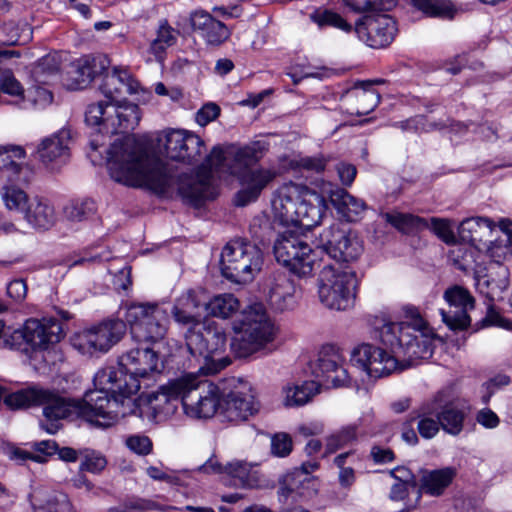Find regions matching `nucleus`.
Instances as JSON below:
<instances>
[{
  "label": "nucleus",
  "mask_w": 512,
  "mask_h": 512,
  "mask_svg": "<svg viewBox=\"0 0 512 512\" xmlns=\"http://www.w3.org/2000/svg\"><path fill=\"white\" fill-rule=\"evenodd\" d=\"M266 150L263 142L255 141L233 147L226 157L223 149L216 146L207 157L209 169L204 167L195 175H181L174 179L158 158L147 154L133 138L124 137L117 139L106 151V163L111 178L118 183L146 188L165 196L176 191L193 205L214 197V173L219 177L232 175L237 177L241 185L235 196V204L246 206L255 202L279 176L275 167L255 166Z\"/></svg>",
  "instance_id": "obj_1"
},
{
  "label": "nucleus",
  "mask_w": 512,
  "mask_h": 512,
  "mask_svg": "<svg viewBox=\"0 0 512 512\" xmlns=\"http://www.w3.org/2000/svg\"><path fill=\"white\" fill-rule=\"evenodd\" d=\"M378 333L390 352L372 344H361L350 354L352 366L371 378L387 376L432 356L436 335L419 316L410 322L386 321Z\"/></svg>",
  "instance_id": "obj_2"
},
{
  "label": "nucleus",
  "mask_w": 512,
  "mask_h": 512,
  "mask_svg": "<svg viewBox=\"0 0 512 512\" xmlns=\"http://www.w3.org/2000/svg\"><path fill=\"white\" fill-rule=\"evenodd\" d=\"M117 372L113 369H100L94 376L95 390L86 393L83 400L66 398L54 390L41 386H30L12 392L4 397V403L11 409H23L31 406H42L46 423L42 428L49 434L59 429L58 421L66 418H83L99 427H110L103 424L108 407L107 390L113 389V381Z\"/></svg>",
  "instance_id": "obj_3"
},
{
  "label": "nucleus",
  "mask_w": 512,
  "mask_h": 512,
  "mask_svg": "<svg viewBox=\"0 0 512 512\" xmlns=\"http://www.w3.org/2000/svg\"><path fill=\"white\" fill-rule=\"evenodd\" d=\"M325 195L347 221H356L366 209L362 199L330 183L324 184L321 191L317 192L306 185L287 182L280 185L273 194V217L282 225L310 230L319 226L327 214Z\"/></svg>",
  "instance_id": "obj_4"
},
{
  "label": "nucleus",
  "mask_w": 512,
  "mask_h": 512,
  "mask_svg": "<svg viewBox=\"0 0 512 512\" xmlns=\"http://www.w3.org/2000/svg\"><path fill=\"white\" fill-rule=\"evenodd\" d=\"M182 403V375L170 379L158 390L147 396L122 395L106 401V412L103 424L114 425L120 418L133 414L148 423L160 422L173 416Z\"/></svg>",
  "instance_id": "obj_5"
},
{
  "label": "nucleus",
  "mask_w": 512,
  "mask_h": 512,
  "mask_svg": "<svg viewBox=\"0 0 512 512\" xmlns=\"http://www.w3.org/2000/svg\"><path fill=\"white\" fill-rule=\"evenodd\" d=\"M232 330L235 335L231 349L241 358L264 349L276 337V327L262 303L244 308L232 323Z\"/></svg>",
  "instance_id": "obj_6"
},
{
  "label": "nucleus",
  "mask_w": 512,
  "mask_h": 512,
  "mask_svg": "<svg viewBox=\"0 0 512 512\" xmlns=\"http://www.w3.org/2000/svg\"><path fill=\"white\" fill-rule=\"evenodd\" d=\"M163 360L152 348H135L121 356L119 367L108 366L103 369H113L117 376L113 381V389L107 390V397L122 398V395L135 396L141 381L152 378L162 371Z\"/></svg>",
  "instance_id": "obj_7"
},
{
  "label": "nucleus",
  "mask_w": 512,
  "mask_h": 512,
  "mask_svg": "<svg viewBox=\"0 0 512 512\" xmlns=\"http://www.w3.org/2000/svg\"><path fill=\"white\" fill-rule=\"evenodd\" d=\"M185 340L189 352L203 358L201 374H217L231 363L230 358L223 355L227 342L225 331L216 322L208 320L196 329L187 330Z\"/></svg>",
  "instance_id": "obj_8"
},
{
  "label": "nucleus",
  "mask_w": 512,
  "mask_h": 512,
  "mask_svg": "<svg viewBox=\"0 0 512 512\" xmlns=\"http://www.w3.org/2000/svg\"><path fill=\"white\" fill-rule=\"evenodd\" d=\"M140 118L137 105L111 99L91 103L85 112L86 124L103 135L133 131Z\"/></svg>",
  "instance_id": "obj_9"
},
{
  "label": "nucleus",
  "mask_w": 512,
  "mask_h": 512,
  "mask_svg": "<svg viewBox=\"0 0 512 512\" xmlns=\"http://www.w3.org/2000/svg\"><path fill=\"white\" fill-rule=\"evenodd\" d=\"M357 286V275L352 269L325 265L317 279L319 301L330 310H348L354 305Z\"/></svg>",
  "instance_id": "obj_10"
},
{
  "label": "nucleus",
  "mask_w": 512,
  "mask_h": 512,
  "mask_svg": "<svg viewBox=\"0 0 512 512\" xmlns=\"http://www.w3.org/2000/svg\"><path fill=\"white\" fill-rule=\"evenodd\" d=\"M220 265L227 279L239 284L248 283L260 272L263 253L249 241L234 239L222 249Z\"/></svg>",
  "instance_id": "obj_11"
},
{
  "label": "nucleus",
  "mask_w": 512,
  "mask_h": 512,
  "mask_svg": "<svg viewBox=\"0 0 512 512\" xmlns=\"http://www.w3.org/2000/svg\"><path fill=\"white\" fill-rule=\"evenodd\" d=\"M221 388L197 373L182 375V409L191 419H209L220 405Z\"/></svg>",
  "instance_id": "obj_12"
},
{
  "label": "nucleus",
  "mask_w": 512,
  "mask_h": 512,
  "mask_svg": "<svg viewBox=\"0 0 512 512\" xmlns=\"http://www.w3.org/2000/svg\"><path fill=\"white\" fill-rule=\"evenodd\" d=\"M125 321L137 342L159 344L167 333L168 314L158 304H131L127 307Z\"/></svg>",
  "instance_id": "obj_13"
},
{
  "label": "nucleus",
  "mask_w": 512,
  "mask_h": 512,
  "mask_svg": "<svg viewBox=\"0 0 512 512\" xmlns=\"http://www.w3.org/2000/svg\"><path fill=\"white\" fill-rule=\"evenodd\" d=\"M62 338V326L52 318L28 319L22 329H17L12 334L14 342L20 339L23 341V350L30 354V358L40 357L44 361L47 360L46 354H50Z\"/></svg>",
  "instance_id": "obj_14"
},
{
  "label": "nucleus",
  "mask_w": 512,
  "mask_h": 512,
  "mask_svg": "<svg viewBox=\"0 0 512 512\" xmlns=\"http://www.w3.org/2000/svg\"><path fill=\"white\" fill-rule=\"evenodd\" d=\"M273 249L278 263L299 277L311 276L319 266L318 251L289 230L278 235Z\"/></svg>",
  "instance_id": "obj_15"
},
{
  "label": "nucleus",
  "mask_w": 512,
  "mask_h": 512,
  "mask_svg": "<svg viewBox=\"0 0 512 512\" xmlns=\"http://www.w3.org/2000/svg\"><path fill=\"white\" fill-rule=\"evenodd\" d=\"M259 409L254 390L247 381L233 378L221 389L218 413L223 420L238 424L257 414Z\"/></svg>",
  "instance_id": "obj_16"
},
{
  "label": "nucleus",
  "mask_w": 512,
  "mask_h": 512,
  "mask_svg": "<svg viewBox=\"0 0 512 512\" xmlns=\"http://www.w3.org/2000/svg\"><path fill=\"white\" fill-rule=\"evenodd\" d=\"M126 333L122 320H108L74 333L70 342L80 354L88 357L107 353Z\"/></svg>",
  "instance_id": "obj_17"
},
{
  "label": "nucleus",
  "mask_w": 512,
  "mask_h": 512,
  "mask_svg": "<svg viewBox=\"0 0 512 512\" xmlns=\"http://www.w3.org/2000/svg\"><path fill=\"white\" fill-rule=\"evenodd\" d=\"M482 250L486 251L491 263L487 274L482 275L480 271H476V287L481 294L490 301H494L501 298L502 293L509 286V270L501 264L509 254V247L494 243L492 237L487 241L486 246H482Z\"/></svg>",
  "instance_id": "obj_18"
},
{
  "label": "nucleus",
  "mask_w": 512,
  "mask_h": 512,
  "mask_svg": "<svg viewBox=\"0 0 512 512\" xmlns=\"http://www.w3.org/2000/svg\"><path fill=\"white\" fill-rule=\"evenodd\" d=\"M199 471L219 475L237 488L253 489L259 487L261 482L257 465L242 459L222 463L216 455H212L199 467Z\"/></svg>",
  "instance_id": "obj_19"
},
{
  "label": "nucleus",
  "mask_w": 512,
  "mask_h": 512,
  "mask_svg": "<svg viewBox=\"0 0 512 512\" xmlns=\"http://www.w3.org/2000/svg\"><path fill=\"white\" fill-rule=\"evenodd\" d=\"M319 248L337 261L352 262L363 252L355 233L339 223L324 229L319 237Z\"/></svg>",
  "instance_id": "obj_20"
},
{
  "label": "nucleus",
  "mask_w": 512,
  "mask_h": 512,
  "mask_svg": "<svg viewBox=\"0 0 512 512\" xmlns=\"http://www.w3.org/2000/svg\"><path fill=\"white\" fill-rule=\"evenodd\" d=\"M355 33L368 47L381 49L389 46L397 33L396 21L386 11L366 14L355 24Z\"/></svg>",
  "instance_id": "obj_21"
},
{
  "label": "nucleus",
  "mask_w": 512,
  "mask_h": 512,
  "mask_svg": "<svg viewBox=\"0 0 512 512\" xmlns=\"http://www.w3.org/2000/svg\"><path fill=\"white\" fill-rule=\"evenodd\" d=\"M425 414H435L447 434L459 435L464 427L466 413L450 391H439L432 400L423 404Z\"/></svg>",
  "instance_id": "obj_22"
},
{
  "label": "nucleus",
  "mask_w": 512,
  "mask_h": 512,
  "mask_svg": "<svg viewBox=\"0 0 512 512\" xmlns=\"http://www.w3.org/2000/svg\"><path fill=\"white\" fill-rule=\"evenodd\" d=\"M159 148L167 158L176 161H193L201 156L205 145L196 134L180 129H170L158 138Z\"/></svg>",
  "instance_id": "obj_23"
},
{
  "label": "nucleus",
  "mask_w": 512,
  "mask_h": 512,
  "mask_svg": "<svg viewBox=\"0 0 512 512\" xmlns=\"http://www.w3.org/2000/svg\"><path fill=\"white\" fill-rule=\"evenodd\" d=\"M71 132L62 128L42 139L37 148L39 161L50 172L59 171L70 159Z\"/></svg>",
  "instance_id": "obj_24"
},
{
  "label": "nucleus",
  "mask_w": 512,
  "mask_h": 512,
  "mask_svg": "<svg viewBox=\"0 0 512 512\" xmlns=\"http://www.w3.org/2000/svg\"><path fill=\"white\" fill-rule=\"evenodd\" d=\"M444 299L449 309L441 310L443 322L452 330L466 329L471 322L468 312L474 308L472 295L461 286H453L445 291Z\"/></svg>",
  "instance_id": "obj_25"
},
{
  "label": "nucleus",
  "mask_w": 512,
  "mask_h": 512,
  "mask_svg": "<svg viewBox=\"0 0 512 512\" xmlns=\"http://www.w3.org/2000/svg\"><path fill=\"white\" fill-rule=\"evenodd\" d=\"M109 65L110 61L104 55L82 57L71 63L63 77V83L70 90L86 88L97 75L104 73Z\"/></svg>",
  "instance_id": "obj_26"
},
{
  "label": "nucleus",
  "mask_w": 512,
  "mask_h": 512,
  "mask_svg": "<svg viewBox=\"0 0 512 512\" xmlns=\"http://www.w3.org/2000/svg\"><path fill=\"white\" fill-rule=\"evenodd\" d=\"M102 94L113 101H121L126 95H137L143 92L139 82L128 69L120 66L113 67L111 73L105 74L100 85Z\"/></svg>",
  "instance_id": "obj_27"
},
{
  "label": "nucleus",
  "mask_w": 512,
  "mask_h": 512,
  "mask_svg": "<svg viewBox=\"0 0 512 512\" xmlns=\"http://www.w3.org/2000/svg\"><path fill=\"white\" fill-rule=\"evenodd\" d=\"M28 500L33 512H76L65 493L44 485L32 486Z\"/></svg>",
  "instance_id": "obj_28"
},
{
  "label": "nucleus",
  "mask_w": 512,
  "mask_h": 512,
  "mask_svg": "<svg viewBox=\"0 0 512 512\" xmlns=\"http://www.w3.org/2000/svg\"><path fill=\"white\" fill-rule=\"evenodd\" d=\"M278 498L283 504L289 499L307 497L316 490V478L301 470H292L284 474L279 481Z\"/></svg>",
  "instance_id": "obj_29"
},
{
  "label": "nucleus",
  "mask_w": 512,
  "mask_h": 512,
  "mask_svg": "<svg viewBox=\"0 0 512 512\" xmlns=\"http://www.w3.org/2000/svg\"><path fill=\"white\" fill-rule=\"evenodd\" d=\"M189 20L192 29L200 35L207 45L218 46L230 36V31L224 23L216 20L202 9L192 11Z\"/></svg>",
  "instance_id": "obj_30"
},
{
  "label": "nucleus",
  "mask_w": 512,
  "mask_h": 512,
  "mask_svg": "<svg viewBox=\"0 0 512 512\" xmlns=\"http://www.w3.org/2000/svg\"><path fill=\"white\" fill-rule=\"evenodd\" d=\"M23 217L28 226L38 232L52 229L58 220L54 204L43 196L31 197Z\"/></svg>",
  "instance_id": "obj_31"
},
{
  "label": "nucleus",
  "mask_w": 512,
  "mask_h": 512,
  "mask_svg": "<svg viewBox=\"0 0 512 512\" xmlns=\"http://www.w3.org/2000/svg\"><path fill=\"white\" fill-rule=\"evenodd\" d=\"M496 224L488 217L476 216L466 218L458 226V235L462 241L482 251L487 241L493 237Z\"/></svg>",
  "instance_id": "obj_32"
},
{
  "label": "nucleus",
  "mask_w": 512,
  "mask_h": 512,
  "mask_svg": "<svg viewBox=\"0 0 512 512\" xmlns=\"http://www.w3.org/2000/svg\"><path fill=\"white\" fill-rule=\"evenodd\" d=\"M202 304L198 294L193 290H188L177 298L172 315L175 322L189 329H196L203 323Z\"/></svg>",
  "instance_id": "obj_33"
},
{
  "label": "nucleus",
  "mask_w": 512,
  "mask_h": 512,
  "mask_svg": "<svg viewBox=\"0 0 512 512\" xmlns=\"http://www.w3.org/2000/svg\"><path fill=\"white\" fill-rule=\"evenodd\" d=\"M320 388V384L314 380L287 383L282 388L283 405L288 408L304 406L320 393Z\"/></svg>",
  "instance_id": "obj_34"
},
{
  "label": "nucleus",
  "mask_w": 512,
  "mask_h": 512,
  "mask_svg": "<svg viewBox=\"0 0 512 512\" xmlns=\"http://www.w3.org/2000/svg\"><path fill=\"white\" fill-rule=\"evenodd\" d=\"M355 100L356 106L351 109V113L357 115H366L373 111L380 102L379 93L373 88L371 82H363L356 85L346 95V101Z\"/></svg>",
  "instance_id": "obj_35"
},
{
  "label": "nucleus",
  "mask_w": 512,
  "mask_h": 512,
  "mask_svg": "<svg viewBox=\"0 0 512 512\" xmlns=\"http://www.w3.org/2000/svg\"><path fill=\"white\" fill-rule=\"evenodd\" d=\"M456 476V470L452 467H445L427 471L421 478L419 490L431 496H439L451 484Z\"/></svg>",
  "instance_id": "obj_36"
},
{
  "label": "nucleus",
  "mask_w": 512,
  "mask_h": 512,
  "mask_svg": "<svg viewBox=\"0 0 512 512\" xmlns=\"http://www.w3.org/2000/svg\"><path fill=\"white\" fill-rule=\"evenodd\" d=\"M26 151L20 145H0V172L9 178H19Z\"/></svg>",
  "instance_id": "obj_37"
},
{
  "label": "nucleus",
  "mask_w": 512,
  "mask_h": 512,
  "mask_svg": "<svg viewBox=\"0 0 512 512\" xmlns=\"http://www.w3.org/2000/svg\"><path fill=\"white\" fill-rule=\"evenodd\" d=\"M95 212L96 204L88 198L71 200L62 209L63 218L71 227L85 222Z\"/></svg>",
  "instance_id": "obj_38"
},
{
  "label": "nucleus",
  "mask_w": 512,
  "mask_h": 512,
  "mask_svg": "<svg viewBox=\"0 0 512 512\" xmlns=\"http://www.w3.org/2000/svg\"><path fill=\"white\" fill-rule=\"evenodd\" d=\"M204 307L211 316L228 319L240 310V301L231 293H223L204 303Z\"/></svg>",
  "instance_id": "obj_39"
},
{
  "label": "nucleus",
  "mask_w": 512,
  "mask_h": 512,
  "mask_svg": "<svg viewBox=\"0 0 512 512\" xmlns=\"http://www.w3.org/2000/svg\"><path fill=\"white\" fill-rule=\"evenodd\" d=\"M61 65V56L57 52L42 57L32 68L31 77L35 83L49 84L54 80Z\"/></svg>",
  "instance_id": "obj_40"
},
{
  "label": "nucleus",
  "mask_w": 512,
  "mask_h": 512,
  "mask_svg": "<svg viewBox=\"0 0 512 512\" xmlns=\"http://www.w3.org/2000/svg\"><path fill=\"white\" fill-rule=\"evenodd\" d=\"M0 197L7 210L23 215L31 199L26 191L16 184H5L1 188Z\"/></svg>",
  "instance_id": "obj_41"
},
{
  "label": "nucleus",
  "mask_w": 512,
  "mask_h": 512,
  "mask_svg": "<svg viewBox=\"0 0 512 512\" xmlns=\"http://www.w3.org/2000/svg\"><path fill=\"white\" fill-rule=\"evenodd\" d=\"M177 41V32L167 20H161L157 29L156 38L151 42L149 53L157 61H162L165 51Z\"/></svg>",
  "instance_id": "obj_42"
},
{
  "label": "nucleus",
  "mask_w": 512,
  "mask_h": 512,
  "mask_svg": "<svg viewBox=\"0 0 512 512\" xmlns=\"http://www.w3.org/2000/svg\"><path fill=\"white\" fill-rule=\"evenodd\" d=\"M0 92L10 96L13 104L19 107L25 106L23 104H26V91L11 71L0 74Z\"/></svg>",
  "instance_id": "obj_43"
},
{
  "label": "nucleus",
  "mask_w": 512,
  "mask_h": 512,
  "mask_svg": "<svg viewBox=\"0 0 512 512\" xmlns=\"http://www.w3.org/2000/svg\"><path fill=\"white\" fill-rule=\"evenodd\" d=\"M342 364L344 359L336 348L333 346L323 348L318 359V369L326 383Z\"/></svg>",
  "instance_id": "obj_44"
},
{
  "label": "nucleus",
  "mask_w": 512,
  "mask_h": 512,
  "mask_svg": "<svg viewBox=\"0 0 512 512\" xmlns=\"http://www.w3.org/2000/svg\"><path fill=\"white\" fill-rule=\"evenodd\" d=\"M357 439V426L347 425L340 430L330 434L326 438L325 449L326 453H334L337 450L348 446Z\"/></svg>",
  "instance_id": "obj_45"
},
{
  "label": "nucleus",
  "mask_w": 512,
  "mask_h": 512,
  "mask_svg": "<svg viewBox=\"0 0 512 512\" xmlns=\"http://www.w3.org/2000/svg\"><path fill=\"white\" fill-rule=\"evenodd\" d=\"M8 45L24 44L31 39V29L25 21H8L2 26Z\"/></svg>",
  "instance_id": "obj_46"
},
{
  "label": "nucleus",
  "mask_w": 512,
  "mask_h": 512,
  "mask_svg": "<svg viewBox=\"0 0 512 512\" xmlns=\"http://www.w3.org/2000/svg\"><path fill=\"white\" fill-rule=\"evenodd\" d=\"M295 289L289 282L277 285L270 291V302L278 310L292 309L295 304Z\"/></svg>",
  "instance_id": "obj_47"
},
{
  "label": "nucleus",
  "mask_w": 512,
  "mask_h": 512,
  "mask_svg": "<svg viewBox=\"0 0 512 512\" xmlns=\"http://www.w3.org/2000/svg\"><path fill=\"white\" fill-rule=\"evenodd\" d=\"M311 20L320 28L330 26L343 32H351L353 27L340 14L332 10H319L310 15Z\"/></svg>",
  "instance_id": "obj_48"
},
{
  "label": "nucleus",
  "mask_w": 512,
  "mask_h": 512,
  "mask_svg": "<svg viewBox=\"0 0 512 512\" xmlns=\"http://www.w3.org/2000/svg\"><path fill=\"white\" fill-rule=\"evenodd\" d=\"M390 497L394 501H406V506L412 508L418 504L421 491L416 483L396 482L391 488Z\"/></svg>",
  "instance_id": "obj_49"
},
{
  "label": "nucleus",
  "mask_w": 512,
  "mask_h": 512,
  "mask_svg": "<svg viewBox=\"0 0 512 512\" xmlns=\"http://www.w3.org/2000/svg\"><path fill=\"white\" fill-rule=\"evenodd\" d=\"M343 3L355 13L371 14L389 11L396 5V0H343Z\"/></svg>",
  "instance_id": "obj_50"
},
{
  "label": "nucleus",
  "mask_w": 512,
  "mask_h": 512,
  "mask_svg": "<svg viewBox=\"0 0 512 512\" xmlns=\"http://www.w3.org/2000/svg\"><path fill=\"white\" fill-rule=\"evenodd\" d=\"M385 220L394 226L396 229L409 233L414 230L420 229L425 226V221L412 214H405L399 212L386 213Z\"/></svg>",
  "instance_id": "obj_51"
},
{
  "label": "nucleus",
  "mask_w": 512,
  "mask_h": 512,
  "mask_svg": "<svg viewBox=\"0 0 512 512\" xmlns=\"http://www.w3.org/2000/svg\"><path fill=\"white\" fill-rule=\"evenodd\" d=\"M53 101V94L50 90L45 87L39 86V83H35L26 91V104L21 109H45Z\"/></svg>",
  "instance_id": "obj_52"
},
{
  "label": "nucleus",
  "mask_w": 512,
  "mask_h": 512,
  "mask_svg": "<svg viewBox=\"0 0 512 512\" xmlns=\"http://www.w3.org/2000/svg\"><path fill=\"white\" fill-rule=\"evenodd\" d=\"M413 5L428 16H453L451 3L445 0H413Z\"/></svg>",
  "instance_id": "obj_53"
},
{
  "label": "nucleus",
  "mask_w": 512,
  "mask_h": 512,
  "mask_svg": "<svg viewBox=\"0 0 512 512\" xmlns=\"http://www.w3.org/2000/svg\"><path fill=\"white\" fill-rule=\"evenodd\" d=\"M146 474L154 481L165 482L169 485H182L184 473L173 471L162 464L158 466L150 465L145 469Z\"/></svg>",
  "instance_id": "obj_54"
},
{
  "label": "nucleus",
  "mask_w": 512,
  "mask_h": 512,
  "mask_svg": "<svg viewBox=\"0 0 512 512\" xmlns=\"http://www.w3.org/2000/svg\"><path fill=\"white\" fill-rule=\"evenodd\" d=\"M271 454L275 457H287L293 449V441L289 434L285 432L275 433L270 438Z\"/></svg>",
  "instance_id": "obj_55"
},
{
  "label": "nucleus",
  "mask_w": 512,
  "mask_h": 512,
  "mask_svg": "<svg viewBox=\"0 0 512 512\" xmlns=\"http://www.w3.org/2000/svg\"><path fill=\"white\" fill-rule=\"evenodd\" d=\"M126 447L139 456H146L152 452L153 443L151 439L143 434H132L125 439Z\"/></svg>",
  "instance_id": "obj_56"
},
{
  "label": "nucleus",
  "mask_w": 512,
  "mask_h": 512,
  "mask_svg": "<svg viewBox=\"0 0 512 512\" xmlns=\"http://www.w3.org/2000/svg\"><path fill=\"white\" fill-rule=\"evenodd\" d=\"M419 412V422L417 425L419 434L425 439H431L435 437L441 428L439 420L431 418L430 416L432 414H425L423 411V405L421 406Z\"/></svg>",
  "instance_id": "obj_57"
},
{
  "label": "nucleus",
  "mask_w": 512,
  "mask_h": 512,
  "mask_svg": "<svg viewBox=\"0 0 512 512\" xmlns=\"http://www.w3.org/2000/svg\"><path fill=\"white\" fill-rule=\"evenodd\" d=\"M431 228L433 232L445 243L453 244L456 242V236L453 230V223L449 219L431 218Z\"/></svg>",
  "instance_id": "obj_58"
},
{
  "label": "nucleus",
  "mask_w": 512,
  "mask_h": 512,
  "mask_svg": "<svg viewBox=\"0 0 512 512\" xmlns=\"http://www.w3.org/2000/svg\"><path fill=\"white\" fill-rule=\"evenodd\" d=\"M106 465L107 460L101 453L88 451L81 461L80 470L97 474L104 470Z\"/></svg>",
  "instance_id": "obj_59"
},
{
  "label": "nucleus",
  "mask_w": 512,
  "mask_h": 512,
  "mask_svg": "<svg viewBox=\"0 0 512 512\" xmlns=\"http://www.w3.org/2000/svg\"><path fill=\"white\" fill-rule=\"evenodd\" d=\"M4 454L16 463H24L26 460H33L38 463L45 462V458L37 454L29 453L26 450L15 445L8 444L3 448Z\"/></svg>",
  "instance_id": "obj_60"
},
{
  "label": "nucleus",
  "mask_w": 512,
  "mask_h": 512,
  "mask_svg": "<svg viewBox=\"0 0 512 512\" xmlns=\"http://www.w3.org/2000/svg\"><path fill=\"white\" fill-rule=\"evenodd\" d=\"M510 383V377L505 374H497L482 385V399L487 403L497 389Z\"/></svg>",
  "instance_id": "obj_61"
},
{
  "label": "nucleus",
  "mask_w": 512,
  "mask_h": 512,
  "mask_svg": "<svg viewBox=\"0 0 512 512\" xmlns=\"http://www.w3.org/2000/svg\"><path fill=\"white\" fill-rule=\"evenodd\" d=\"M132 508L139 510H156L161 512H169L177 509L174 506L161 503L157 499H137L132 501Z\"/></svg>",
  "instance_id": "obj_62"
},
{
  "label": "nucleus",
  "mask_w": 512,
  "mask_h": 512,
  "mask_svg": "<svg viewBox=\"0 0 512 512\" xmlns=\"http://www.w3.org/2000/svg\"><path fill=\"white\" fill-rule=\"evenodd\" d=\"M220 113V108L214 103H207L201 109L198 110L195 116L196 122L200 126H206L210 122L214 121Z\"/></svg>",
  "instance_id": "obj_63"
},
{
  "label": "nucleus",
  "mask_w": 512,
  "mask_h": 512,
  "mask_svg": "<svg viewBox=\"0 0 512 512\" xmlns=\"http://www.w3.org/2000/svg\"><path fill=\"white\" fill-rule=\"evenodd\" d=\"M483 322L487 326H496L499 328L512 330V322L504 318L492 305H488L486 317Z\"/></svg>",
  "instance_id": "obj_64"
}]
</instances>
